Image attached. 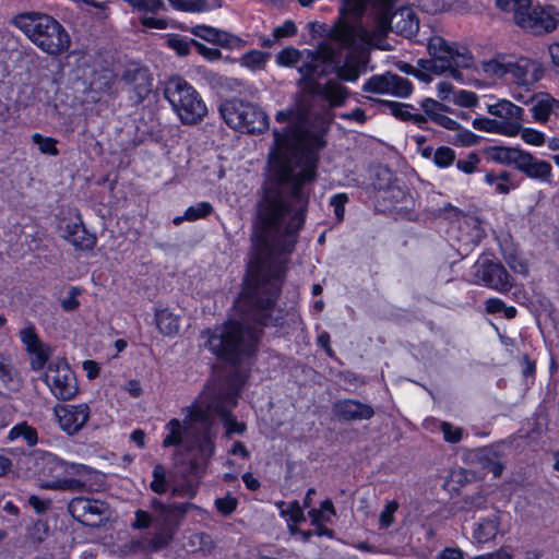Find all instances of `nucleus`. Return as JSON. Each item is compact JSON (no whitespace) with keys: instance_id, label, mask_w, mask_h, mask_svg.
Masks as SVG:
<instances>
[{"instance_id":"obj_1","label":"nucleus","mask_w":559,"mask_h":559,"mask_svg":"<svg viewBox=\"0 0 559 559\" xmlns=\"http://www.w3.org/2000/svg\"><path fill=\"white\" fill-rule=\"evenodd\" d=\"M308 116L309 111L293 118L290 112L276 114L277 122L289 120V124L273 131L272 176L255 204L252 254L236 306L245 318L262 325L273 322L271 311L284 281L286 255L294 251L306 222L309 192L305 187L316 178L317 153L324 145L320 135L307 129Z\"/></svg>"},{"instance_id":"obj_2","label":"nucleus","mask_w":559,"mask_h":559,"mask_svg":"<svg viewBox=\"0 0 559 559\" xmlns=\"http://www.w3.org/2000/svg\"><path fill=\"white\" fill-rule=\"evenodd\" d=\"M397 0H372L379 32L392 31L404 37L414 36L419 29L418 20L409 8H401L392 12ZM369 0H343L341 16L331 31V35L342 48L353 47L358 40H371V32L356 24L365 12Z\"/></svg>"},{"instance_id":"obj_3","label":"nucleus","mask_w":559,"mask_h":559,"mask_svg":"<svg viewBox=\"0 0 559 559\" xmlns=\"http://www.w3.org/2000/svg\"><path fill=\"white\" fill-rule=\"evenodd\" d=\"M212 419L207 411L201 407L188 409V416L183 425L178 419H171L166 429L169 433L163 440L165 448L185 444L188 451L198 450L199 456L190 459L185 468L187 477H201L205 471L207 461L214 453V436Z\"/></svg>"},{"instance_id":"obj_4","label":"nucleus","mask_w":559,"mask_h":559,"mask_svg":"<svg viewBox=\"0 0 559 559\" xmlns=\"http://www.w3.org/2000/svg\"><path fill=\"white\" fill-rule=\"evenodd\" d=\"M11 24L19 28L41 51L59 56L69 50L71 37L66 28L43 12L29 11L14 15Z\"/></svg>"},{"instance_id":"obj_5","label":"nucleus","mask_w":559,"mask_h":559,"mask_svg":"<svg viewBox=\"0 0 559 559\" xmlns=\"http://www.w3.org/2000/svg\"><path fill=\"white\" fill-rule=\"evenodd\" d=\"M203 335L210 350L230 364H239L257 352L258 332L237 321H227Z\"/></svg>"},{"instance_id":"obj_6","label":"nucleus","mask_w":559,"mask_h":559,"mask_svg":"<svg viewBox=\"0 0 559 559\" xmlns=\"http://www.w3.org/2000/svg\"><path fill=\"white\" fill-rule=\"evenodd\" d=\"M298 71L301 74L298 81L301 92L311 97H319L328 104L322 108L320 119L322 123L330 124L334 119L333 109L343 106L349 97L348 88L335 80L321 84L319 79L326 71L320 64L300 66Z\"/></svg>"},{"instance_id":"obj_7","label":"nucleus","mask_w":559,"mask_h":559,"mask_svg":"<svg viewBox=\"0 0 559 559\" xmlns=\"http://www.w3.org/2000/svg\"><path fill=\"white\" fill-rule=\"evenodd\" d=\"M430 59H419L418 67L435 74L449 71L455 80H462V73L457 68H469L473 56L467 48L455 43H449L441 36H432L428 41Z\"/></svg>"},{"instance_id":"obj_8","label":"nucleus","mask_w":559,"mask_h":559,"mask_svg":"<svg viewBox=\"0 0 559 559\" xmlns=\"http://www.w3.org/2000/svg\"><path fill=\"white\" fill-rule=\"evenodd\" d=\"M496 5L503 11L512 12L514 23L534 36L554 32L559 23L552 7H532L531 0H496Z\"/></svg>"},{"instance_id":"obj_9","label":"nucleus","mask_w":559,"mask_h":559,"mask_svg":"<svg viewBox=\"0 0 559 559\" xmlns=\"http://www.w3.org/2000/svg\"><path fill=\"white\" fill-rule=\"evenodd\" d=\"M164 95L185 124L198 123L207 112L198 92L180 76L166 82Z\"/></svg>"},{"instance_id":"obj_10","label":"nucleus","mask_w":559,"mask_h":559,"mask_svg":"<svg viewBox=\"0 0 559 559\" xmlns=\"http://www.w3.org/2000/svg\"><path fill=\"white\" fill-rule=\"evenodd\" d=\"M219 111L230 128L241 132L262 133L269 127L266 114L259 106L241 99L224 102Z\"/></svg>"},{"instance_id":"obj_11","label":"nucleus","mask_w":559,"mask_h":559,"mask_svg":"<svg viewBox=\"0 0 559 559\" xmlns=\"http://www.w3.org/2000/svg\"><path fill=\"white\" fill-rule=\"evenodd\" d=\"M245 383V376L240 372H235L234 378L229 384V389L219 393L209 404V409L215 415L219 416L224 421L226 432L225 436L229 438L233 433L242 435L246 431V424L237 421L231 415V409L237 405V397Z\"/></svg>"},{"instance_id":"obj_12","label":"nucleus","mask_w":559,"mask_h":559,"mask_svg":"<svg viewBox=\"0 0 559 559\" xmlns=\"http://www.w3.org/2000/svg\"><path fill=\"white\" fill-rule=\"evenodd\" d=\"M44 380L51 393L61 401L71 400L79 391L75 376L63 360L49 364Z\"/></svg>"},{"instance_id":"obj_13","label":"nucleus","mask_w":559,"mask_h":559,"mask_svg":"<svg viewBox=\"0 0 559 559\" xmlns=\"http://www.w3.org/2000/svg\"><path fill=\"white\" fill-rule=\"evenodd\" d=\"M69 513L87 526H99L107 519L108 506L96 499L75 497L68 504Z\"/></svg>"},{"instance_id":"obj_14","label":"nucleus","mask_w":559,"mask_h":559,"mask_svg":"<svg viewBox=\"0 0 559 559\" xmlns=\"http://www.w3.org/2000/svg\"><path fill=\"white\" fill-rule=\"evenodd\" d=\"M365 92L377 94H391L396 97H407L413 91L412 83L397 74L386 72L371 76L365 84Z\"/></svg>"},{"instance_id":"obj_15","label":"nucleus","mask_w":559,"mask_h":559,"mask_svg":"<svg viewBox=\"0 0 559 559\" xmlns=\"http://www.w3.org/2000/svg\"><path fill=\"white\" fill-rule=\"evenodd\" d=\"M152 81L148 69L138 63L128 64L121 73V82L130 92L134 93L136 103H141L150 95Z\"/></svg>"},{"instance_id":"obj_16","label":"nucleus","mask_w":559,"mask_h":559,"mask_svg":"<svg viewBox=\"0 0 559 559\" xmlns=\"http://www.w3.org/2000/svg\"><path fill=\"white\" fill-rule=\"evenodd\" d=\"M475 276L486 286L500 293H507L513 286L512 277L501 263L488 260L477 263Z\"/></svg>"},{"instance_id":"obj_17","label":"nucleus","mask_w":559,"mask_h":559,"mask_svg":"<svg viewBox=\"0 0 559 559\" xmlns=\"http://www.w3.org/2000/svg\"><path fill=\"white\" fill-rule=\"evenodd\" d=\"M507 75L519 84L532 85L543 76L542 66L527 57L508 55Z\"/></svg>"},{"instance_id":"obj_18","label":"nucleus","mask_w":559,"mask_h":559,"mask_svg":"<svg viewBox=\"0 0 559 559\" xmlns=\"http://www.w3.org/2000/svg\"><path fill=\"white\" fill-rule=\"evenodd\" d=\"M488 112L495 116L502 127V134L515 135L520 132L523 121V109L509 100H500L488 107Z\"/></svg>"},{"instance_id":"obj_19","label":"nucleus","mask_w":559,"mask_h":559,"mask_svg":"<svg viewBox=\"0 0 559 559\" xmlns=\"http://www.w3.org/2000/svg\"><path fill=\"white\" fill-rule=\"evenodd\" d=\"M53 413L60 428L69 435L81 430L90 418V407L86 404L58 405Z\"/></svg>"},{"instance_id":"obj_20","label":"nucleus","mask_w":559,"mask_h":559,"mask_svg":"<svg viewBox=\"0 0 559 559\" xmlns=\"http://www.w3.org/2000/svg\"><path fill=\"white\" fill-rule=\"evenodd\" d=\"M40 460L41 474L46 477H50L51 480H60L66 474L69 473L70 468L74 469V473L78 475L87 474L98 477V473L92 468L85 465L68 464L52 453H43Z\"/></svg>"},{"instance_id":"obj_21","label":"nucleus","mask_w":559,"mask_h":559,"mask_svg":"<svg viewBox=\"0 0 559 559\" xmlns=\"http://www.w3.org/2000/svg\"><path fill=\"white\" fill-rule=\"evenodd\" d=\"M378 198L384 202V210L396 213H407L413 210L415 204L412 194L404 187L397 185H390L380 190Z\"/></svg>"},{"instance_id":"obj_22","label":"nucleus","mask_w":559,"mask_h":559,"mask_svg":"<svg viewBox=\"0 0 559 559\" xmlns=\"http://www.w3.org/2000/svg\"><path fill=\"white\" fill-rule=\"evenodd\" d=\"M191 33L209 43L228 49H240L246 46V41L240 37L207 25H195L191 28Z\"/></svg>"},{"instance_id":"obj_23","label":"nucleus","mask_w":559,"mask_h":559,"mask_svg":"<svg viewBox=\"0 0 559 559\" xmlns=\"http://www.w3.org/2000/svg\"><path fill=\"white\" fill-rule=\"evenodd\" d=\"M516 169L528 178L547 183L550 182L552 176V167L548 162L538 159L525 151L520 157Z\"/></svg>"},{"instance_id":"obj_24","label":"nucleus","mask_w":559,"mask_h":559,"mask_svg":"<svg viewBox=\"0 0 559 559\" xmlns=\"http://www.w3.org/2000/svg\"><path fill=\"white\" fill-rule=\"evenodd\" d=\"M333 414L343 420H367L374 415L371 405L356 400L337 401L332 407Z\"/></svg>"},{"instance_id":"obj_25","label":"nucleus","mask_w":559,"mask_h":559,"mask_svg":"<svg viewBox=\"0 0 559 559\" xmlns=\"http://www.w3.org/2000/svg\"><path fill=\"white\" fill-rule=\"evenodd\" d=\"M63 233V237L76 249L90 250L96 243L95 236L90 234L81 222L67 224Z\"/></svg>"},{"instance_id":"obj_26","label":"nucleus","mask_w":559,"mask_h":559,"mask_svg":"<svg viewBox=\"0 0 559 559\" xmlns=\"http://www.w3.org/2000/svg\"><path fill=\"white\" fill-rule=\"evenodd\" d=\"M193 506L191 503H174L165 508V510L155 515V521L159 523L162 527L169 528L173 532L177 530L185 514Z\"/></svg>"},{"instance_id":"obj_27","label":"nucleus","mask_w":559,"mask_h":559,"mask_svg":"<svg viewBox=\"0 0 559 559\" xmlns=\"http://www.w3.org/2000/svg\"><path fill=\"white\" fill-rule=\"evenodd\" d=\"M80 476L82 477L81 479L62 477L60 480H50L49 483L46 484V488L82 492L92 490L93 483L91 480H95V483H97L99 478L103 477V475H100L99 473L98 477L87 474H83Z\"/></svg>"},{"instance_id":"obj_28","label":"nucleus","mask_w":559,"mask_h":559,"mask_svg":"<svg viewBox=\"0 0 559 559\" xmlns=\"http://www.w3.org/2000/svg\"><path fill=\"white\" fill-rule=\"evenodd\" d=\"M500 512L493 510L487 518L483 519L474 531V539L478 543H487L495 538L499 531Z\"/></svg>"},{"instance_id":"obj_29","label":"nucleus","mask_w":559,"mask_h":559,"mask_svg":"<svg viewBox=\"0 0 559 559\" xmlns=\"http://www.w3.org/2000/svg\"><path fill=\"white\" fill-rule=\"evenodd\" d=\"M533 117L538 122H546L550 115L559 117V100L549 95H543L532 106Z\"/></svg>"},{"instance_id":"obj_30","label":"nucleus","mask_w":559,"mask_h":559,"mask_svg":"<svg viewBox=\"0 0 559 559\" xmlns=\"http://www.w3.org/2000/svg\"><path fill=\"white\" fill-rule=\"evenodd\" d=\"M0 382L11 391H17L21 386V379L9 359L0 354Z\"/></svg>"},{"instance_id":"obj_31","label":"nucleus","mask_w":559,"mask_h":559,"mask_svg":"<svg viewBox=\"0 0 559 559\" xmlns=\"http://www.w3.org/2000/svg\"><path fill=\"white\" fill-rule=\"evenodd\" d=\"M523 151L515 147L495 146L489 148V157L498 163L513 165L515 168L520 162Z\"/></svg>"},{"instance_id":"obj_32","label":"nucleus","mask_w":559,"mask_h":559,"mask_svg":"<svg viewBox=\"0 0 559 559\" xmlns=\"http://www.w3.org/2000/svg\"><path fill=\"white\" fill-rule=\"evenodd\" d=\"M335 49L330 44H321L316 51L308 52L307 60L301 66L320 64L325 70V64L333 61Z\"/></svg>"},{"instance_id":"obj_33","label":"nucleus","mask_w":559,"mask_h":559,"mask_svg":"<svg viewBox=\"0 0 559 559\" xmlns=\"http://www.w3.org/2000/svg\"><path fill=\"white\" fill-rule=\"evenodd\" d=\"M156 325L165 335H174L179 331V318L170 311L163 309L156 312Z\"/></svg>"},{"instance_id":"obj_34","label":"nucleus","mask_w":559,"mask_h":559,"mask_svg":"<svg viewBox=\"0 0 559 559\" xmlns=\"http://www.w3.org/2000/svg\"><path fill=\"white\" fill-rule=\"evenodd\" d=\"M508 55H499L481 62V70L488 78L502 79L507 75Z\"/></svg>"},{"instance_id":"obj_35","label":"nucleus","mask_w":559,"mask_h":559,"mask_svg":"<svg viewBox=\"0 0 559 559\" xmlns=\"http://www.w3.org/2000/svg\"><path fill=\"white\" fill-rule=\"evenodd\" d=\"M389 106L391 107L392 114L402 120H411L417 126H423L427 122V118L424 115L412 112V110H414L412 105L389 103Z\"/></svg>"},{"instance_id":"obj_36","label":"nucleus","mask_w":559,"mask_h":559,"mask_svg":"<svg viewBox=\"0 0 559 559\" xmlns=\"http://www.w3.org/2000/svg\"><path fill=\"white\" fill-rule=\"evenodd\" d=\"M17 438H23L29 447L35 445L38 441L37 431L26 423L19 424L10 430L9 439L15 440Z\"/></svg>"},{"instance_id":"obj_37","label":"nucleus","mask_w":559,"mask_h":559,"mask_svg":"<svg viewBox=\"0 0 559 559\" xmlns=\"http://www.w3.org/2000/svg\"><path fill=\"white\" fill-rule=\"evenodd\" d=\"M270 55L260 50H250L240 58L241 66L251 70H261L264 68Z\"/></svg>"},{"instance_id":"obj_38","label":"nucleus","mask_w":559,"mask_h":559,"mask_svg":"<svg viewBox=\"0 0 559 559\" xmlns=\"http://www.w3.org/2000/svg\"><path fill=\"white\" fill-rule=\"evenodd\" d=\"M32 355L31 366L34 370H40L47 362L50 349L43 342L27 350Z\"/></svg>"},{"instance_id":"obj_39","label":"nucleus","mask_w":559,"mask_h":559,"mask_svg":"<svg viewBox=\"0 0 559 559\" xmlns=\"http://www.w3.org/2000/svg\"><path fill=\"white\" fill-rule=\"evenodd\" d=\"M150 488L155 493L162 495L167 491V473L162 464H156L153 469V480Z\"/></svg>"},{"instance_id":"obj_40","label":"nucleus","mask_w":559,"mask_h":559,"mask_svg":"<svg viewBox=\"0 0 559 559\" xmlns=\"http://www.w3.org/2000/svg\"><path fill=\"white\" fill-rule=\"evenodd\" d=\"M361 68L358 61L347 59L345 64L337 69V76L343 81L355 82L360 75Z\"/></svg>"},{"instance_id":"obj_41","label":"nucleus","mask_w":559,"mask_h":559,"mask_svg":"<svg viewBox=\"0 0 559 559\" xmlns=\"http://www.w3.org/2000/svg\"><path fill=\"white\" fill-rule=\"evenodd\" d=\"M169 4L179 11L201 12L209 9L206 0H167Z\"/></svg>"},{"instance_id":"obj_42","label":"nucleus","mask_w":559,"mask_h":559,"mask_svg":"<svg viewBox=\"0 0 559 559\" xmlns=\"http://www.w3.org/2000/svg\"><path fill=\"white\" fill-rule=\"evenodd\" d=\"M479 462L483 467L492 473L495 477H499L502 474L503 465L498 461L495 452L485 451L479 456Z\"/></svg>"},{"instance_id":"obj_43","label":"nucleus","mask_w":559,"mask_h":559,"mask_svg":"<svg viewBox=\"0 0 559 559\" xmlns=\"http://www.w3.org/2000/svg\"><path fill=\"white\" fill-rule=\"evenodd\" d=\"M32 140L43 154H48L51 156H57L59 154V151L56 146L57 141L55 139L45 138L39 133H34L32 135Z\"/></svg>"},{"instance_id":"obj_44","label":"nucleus","mask_w":559,"mask_h":559,"mask_svg":"<svg viewBox=\"0 0 559 559\" xmlns=\"http://www.w3.org/2000/svg\"><path fill=\"white\" fill-rule=\"evenodd\" d=\"M189 543L191 546L198 547L195 550L202 551L203 554H210L214 548V542L206 533H195L191 535Z\"/></svg>"},{"instance_id":"obj_45","label":"nucleus","mask_w":559,"mask_h":559,"mask_svg":"<svg viewBox=\"0 0 559 559\" xmlns=\"http://www.w3.org/2000/svg\"><path fill=\"white\" fill-rule=\"evenodd\" d=\"M213 212V206L209 202H200L186 211V219L193 222L209 216Z\"/></svg>"},{"instance_id":"obj_46","label":"nucleus","mask_w":559,"mask_h":559,"mask_svg":"<svg viewBox=\"0 0 559 559\" xmlns=\"http://www.w3.org/2000/svg\"><path fill=\"white\" fill-rule=\"evenodd\" d=\"M455 160V152L449 146H440L433 152V162L438 167H449Z\"/></svg>"},{"instance_id":"obj_47","label":"nucleus","mask_w":559,"mask_h":559,"mask_svg":"<svg viewBox=\"0 0 559 559\" xmlns=\"http://www.w3.org/2000/svg\"><path fill=\"white\" fill-rule=\"evenodd\" d=\"M399 502L395 500L386 502L379 515L380 528H388L394 523V514L399 510Z\"/></svg>"},{"instance_id":"obj_48","label":"nucleus","mask_w":559,"mask_h":559,"mask_svg":"<svg viewBox=\"0 0 559 559\" xmlns=\"http://www.w3.org/2000/svg\"><path fill=\"white\" fill-rule=\"evenodd\" d=\"M124 1L128 2L130 5H132L133 8L141 10V11L156 13L159 10H165V4H164L163 0H124Z\"/></svg>"},{"instance_id":"obj_49","label":"nucleus","mask_w":559,"mask_h":559,"mask_svg":"<svg viewBox=\"0 0 559 559\" xmlns=\"http://www.w3.org/2000/svg\"><path fill=\"white\" fill-rule=\"evenodd\" d=\"M301 59V53L298 49L287 47L283 49L277 56L276 61L281 66L289 67L296 64Z\"/></svg>"},{"instance_id":"obj_50","label":"nucleus","mask_w":559,"mask_h":559,"mask_svg":"<svg viewBox=\"0 0 559 559\" xmlns=\"http://www.w3.org/2000/svg\"><path fill=\"white\" fill-rule=\"evenodd\" d=\"M440 429L443 433V438L447 442L457 443L462 440L463 429L460 427H455L448 421H443L440 425Z\"/></svg>"},{"instance_id":"obj_51","label":"nucleus","mask_w":559,"mask_h":559,"mask_svg":"<svg viewBox=\"0 0 559 559\" xmlns=\"http://www.w3.org/2000/svg\"><path fill=\"white\" fill-rule=\"evenodd\" d=\"M480 158L477 154L471 153L465 159H459L456 162V168L464 174L471 175L478 170Z\"/></svg>"},{"instance_id":"obj_52","label":"nucleus","mask_w":559,"mask_h":559,"mask_svg":"<svg viewBox=\"0 0 559 559\" xmlns=\"http://www.w3.org/2000/svg\"><path fill=\"white\" fill-rule=\"evenodd\" d=\"M473 127L479 131L502 133V127L497 119L477 118L474 119Z\"/></svg>"},{"instance_id":"obj_53","label":"nucleus","mask_w":559,"mask_h":559,"mask_svg":"<svg viewBox=\"0 0 559 559\" xmlns=\"http://www.w3.org/2000/svg\"><path fill=\"white\" fill-rule=\"evenodd\" d=\"M453 102L462 107H474L478 102V97L473 92L462 90L454 93Z\"/></svg>"},{"instance_id":"obj_54","label":"nucleus","mask_w":559,"mask_h":559,"mask_svg":"<svg viewBox=\"0 0 559 559\" xmlns=\"http://www.w3.org/2000/svg\"><path fill=\"white\" fill-rule=\"evenodd\" d=\"M174 533L175 532L171 530L160 526V531L156 533L151 539L153 549H159L167 546L171 542Z\"/></svg>"},{"instance_id":"obj_55","label":"nucleus","mask_w":559,"mask_h":559,"mask_svg":"<svg viewBox=\"0 0 559 559\" xmlns=\"http://www.w3.org/2000/svg\"><path fill=\"white\" fill-rule=\"evenodd\" d=\"M20 337L22 343L26 346L27 350L41 343L33 325L24 328L20 332Z\"/></svg>"},{"instance_id":"obj_56","label":"nucleus","mask_w":559,"mask_h":559,"mask_svg":"<svg viewBox=\"0 0 559 559\" xmlns=\"http://www.w3.org/2000/svg\"><path fill=\"white\" fill-rule=\"evenodd\" d=\"M421 108L425 111V114L433 121V117L439 115L440 112H443L447 110V107L432 99V98H426L421 102Z\"/></svg>"},{"instance_id":"obj_57","label":"nucleus","mask_w":559,"mask_h":559,"mask_svg":"<svg viewBox=\"0 0 559 559\" xmlns=\"http://www.w3.org/2000/svg\"><path fill=\"white\" fill-rule=\"evenodd\" d=\"M297 33V27L293 21H286L281 26L273 29V40H281L285 37L294 36Z\"/></svg>"},{"instance_id":"obj_58","label":"nucleus","mask_w":559,"mask_h":559,"mask_svg":"<svg viewBox=\"0 0 559 559\" xmlns=\"http://www.w3.org/2000/svg\"><path fill=\"white\" fill-rule=\"evenodd\" d=\"M168 46L177 51L179 56H187L192 47L191 39L187 40L180 36L168 38Z\"/></svg>"},{"instance_id":"obj_59","label":"nucleus","mask_w":559,"mask_h":559,"mask_svg":"<svg viewBox=\"0 0 559 559\" xmlns=\"http://www.w3.org/2000/svg\"><path fill=\"white\" fill-rule=\"evenodd\" d=\"M191 44H192V47H194L195 50L201 56H203L205 59H207L210 61L218 60L222 57V53L218 49L209 48L194 39H191Z\"/></svg>"},{"instance_id":"obj_60","label":"nucleus","mask_w":559,"mask_h":559,"mask_svg":"<svg viewBox=\"0 0 559 559\" xmlns=\"http://www.w3.org/2000/svg\"><path fill=\"white\" fill-rule=\"evenodd\" d=\"M348 201L346 194H336L331 199V205L334 207V213L338 222H342L345 213V203Z\"/></svg>"},{"instance_id":"obj_61","label":"nucleus","mask_w":559,"mask_h":559,"mask_svg":"<svg viewBox=\"0 0 559 559\" xmlns=\"http://www.w3.org/2000/svg\"><path fill=\"white\" fill-rule=\"evenodd\" d=\"M216 509L224 515H228L235 511L237 507V499L233 497H225L216 499Z\"/></svg>"},{"instance_id":"obj_62","label":"nucleus","mask_w":559,"mask_h":559,"mask_svg":"<svg viewBox=\"0 0 559 559\" xmlns=\"http://www.w3.org/2000/svg\"><path fill=\"white\" fill-rule=\"evenodd\" d=\"M522 139L532 145H542L545 142V135L534 129H524L521 134Z\"/></svg>"},{"instance_id":"obj_63","label":"nucleus","mask_w":559,"mask_h":559,"mask_svg":"<svg viewBox=\"0 0 559 559\" xmlns=\"http://www.w3.org/2000/svg\"><path fill=\"white\" fill-rule=\"evenodd\" d=\"M47 524L43 521H37L32 526L28 536L34 543H40L47 534Z\"/></svg>"},{"instance_id":"obj_64","label":"nucleus","mask_w":559,"mask_h":559,"mask_svg":"<svg viewBox=\"0 0 559 559\" xmlns=\"http://www.w3.org/2000/svg\"><path fill=\"white\" fill-rule=\"evenodd\" d=\"M152 516L146 511L138 510L135 512V520L132 523V527L135 530L148 528L152 524Z\"/></svg>"}]
</instances>
